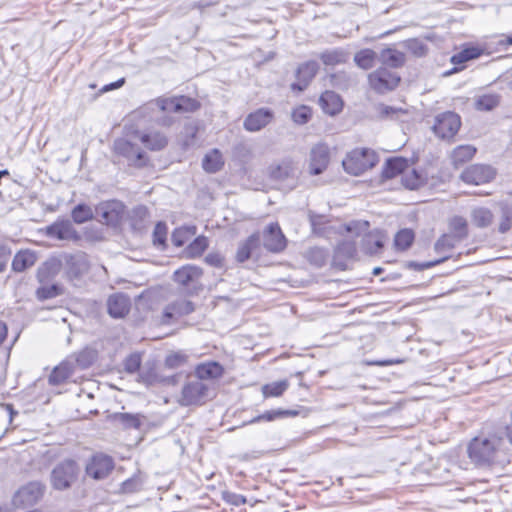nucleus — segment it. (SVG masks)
<instances>
[{"label":"nucleus","instance_id":"nucleus-1","mask_svg":"<svg viewBox=\"0 0 512 512\" xmlns=\"http://www.w3.org/2000/svg\"><path fill=\"white\" fill-rule=\"evenodd\" d=\"M378 160V155L372 149L356 148L347 154L342 165L348 174L359 176L373 168Z\"/></svg>","mask_w":512,"mask_h":512},{"label":"nucleus","instance_id":"nucleus-2","mask_svg":"<svg viewBox=\"0 0 512 512\" xmlns=\"http://www.w3.org/2000/svg\"><path fill=\"white\" fill-rule=\"evenodd\" d=\"M78 473L79 467L76 461L64 459L52 469L50 475L51 485L55 490H67L77 480Z\"/></svg>","mask_w":512,"mask_h":512},{"label":"nucleus","instance_id":"nucleus-3","mask_svg":"<svg viewBox=\"0 0 512 512\" xmlns=\"http://www.w3.org/2000/svg\"><path fill=\"white\" fill-rule=\"evenodd\" d=\"M203 270L199 266L187 264L173 273V280L189 295L197 294L202 289L200 283Z\"/></svg>","mask_w":512,"mask_h":512},{"label":"nucleus","instance_id":"nucleus-4","mask_svg":"<svg viewBox=\"0 0 512 512\" xmlns=\"http://www.w3.org/2000/svg\"><path fill=\"white\" fill-rule=\"evenodd\" d=\"M210 387L200 379H189L183 386L179 400L182 406L201 405L209 399Z\"/></svg>","mask_w":512,"mask_h":512},{"label":"nucleus","instance_id":"nucleus-5","mask_svg":"<svg viewBox=\"0 0 512 512\" xmlns=\"http://www.w3.org/2000/svg\"><path fill=\"white\" fill-rule=\"evenodd\" d=\"M400 81V75L386 67H379L368 75L371 89L378 94H386L395 90L399 86Z\"/></svg>","mask_w":512,"mask_h":512},{"label":"nucleus","instance_id":"nucleus-6","mask_svg":"<svg viewBox=\"0 0 512 512\" xmlns=\"http://www.w3.org/2000/svg\"><path fill=\"white\" fill-rule=\"evenodd\" d=\"M113 152L125 158L130 166L142 168L148 163L146 153L136 144L124 138H118L114 141Z\"/></svg>","mask_w":512,"mask_h":512},{"label":"nucleus","instance_id":"nucleus-7","mask_svg":"<svg viewBox=\"0 0 512 512\" xmlns=\"http://www.w3.org/2000/svg\"><path fill=\"white\" fill-rule=\"evenodd\" d=\"M496 448L487 438H474L468 445V456L476 465L490 464L494 458Z\"/></svg>","mask_w":512,"mask_h":512},{"label":"nucleus","instance_id":"nucleus-8","mask_svg":"<svg viewBox=\"0 0 512 512\" xmlns=\"http://www.w3.org/2000/svg\"><path fill=\"white\" fill-rule=\"evenodd\" d=\"M460 126V116L454 112L448 111L436 116L432 129L439 138L449 140L457 134Z\"/></svg>","mask_w":512,"mask_h":512},{"label":"nucleus","instance_id":"nucleus-9","mask_svg":"<svg viewBox=\"0 0 512 512\" xmlns=\"http://www.w3.org/2000/svg\"><path fill=\"white\" fill-rule=\"evenodd\" d=\"M125 206L117 200H110L100 203L96 207V214L99 221L108 226H117L124 214Z\"/></svg>","mask_w":512,"mask_h":512},{"label":"nucleus","instance_id":"nucleus-10","mask_svg":"<svg viewBox=\"0 0 512 512\" xmlns=\"http://www.w3.org/2000/svg\"><path fill=\"white\" fill-rule=\"evenodd\" d=\"M156 103L160 110L174 113L194 112L200 107L197 100L187 96L159 98Z\"/></svg>","mask_w":512,"mask_h":512},{"label":"nucleus","instance_id":"nucleus-11","mask_svg":"<svg viewBox=\"0 0 512 512\" xmlns=\"http://www.w3.org/2000/svg\"><path fill=\"white\" fill-rule=\"evenodd\" d=\"M264 248L272 253L282 252L287 246V239L277 222L268 224L262 232Z\"/></svg>","mask_w":512,"mask_h":512},{"label":"nucleus","instance_id":"nucleus-12","mask_svg":"<svg viewBox=\"0 0 512 512\" xmlns=\"http://www.w3.org/2000/svg\"><path fill=\"white\" fill-rule=\"evenodd\" d=\"M495 177L494 169L489 165L475 164L466 168L460 175L467 184L480 185L490 182Z\"/></svg>","mask_w":512,"mask_h":512},{"label":"nucleus","instance_id":"nucleus-13","mask_svg":"<svg viewBox=\"0 0 512 512\" xmlns=\"http://www.w3.org/2000/svg\"><path fill=\"white\" fill-rule=\"evenodd\" d=\"M319 70L316 61H306L298 66L295 72L296 82L292 83L290 88L293 92H303L311 83Z\"/></svg>","mask_w":512,"mask_h":512},{"label":"nucleus","instance_id":"nucleus-14","mask_svg":"<svg viewBox=\"0 0 512 512\" xmlns=\"http://www.w3.org/2000/svg\"><path fill=\"white\" fill-rule=\"evenodd\" d=\"M310 174L319 175L323 173L330 162V150L327 144L317 143L310 151L309 157Z\"/></svg>","mask_w":512,"mask_h":512},{"label":"nucleus","instance_id":"nucleus-15","mask_svg":"<svg viewBox=\"0 0 512 512\" xmlns=\"http://www.w3.org/2000/svg\"><path fill=\"white\" fill-rule=\"evenodd\" d=\"M114 468L113 459L104 454L94 455L86 465V474L95 479L106 478Z\"/></svg>","mask_w":512,"mask_h":512},{"label":"nucleus","instance_id":"nucleus-16","mask_svg":"<svg viewBox=\"0 0 512 512\" xmlns=\"http://www.w3.org/2000/svg\"><path fill=\"white\" fill-rule=\"evenodd\" d=\"M274 119V112L269 108H259L249 113L243 122V127L249 132H257L265 128Z\"/></svg>","mask_w":512,"mask_h":512},{"label":"nucleus","instance_id":"nucleus-17","mask_svg":"<svg viewBox=\"0 0 512 512\" xmlns=\"http://www.w3.org/2000/svg\"><path fill=\"white\" fill-rule=\"evenodd\" d=\"M357 255L356 244L352 240L340 242L334 249L333 265L340 270H345L347 261L355 259Z\"/></svg>","mask_w":512,"mask_h":512},{"label":"nucleus","instance_id":"nucleus-18","mask_svg":"<svg viewBox=\"0 0 512 512\" xmlns=\"http://www.w3.org/2000/svg\"><path fill=\"white\" fill-rule=\"evenodd\" d=\"M130 298L123 293H114L107 299V311L112 318H124L130 311Z\"/></svg>","mask_w":512,"mask_h":512},{"label":"nucleus","instance_id":"nucleus-19","mask_svg":"<svg viewBox=\"0 0 512 512\" xmlns=\"http://www.w3.org/2000/svg\"><path fill=\"white\" fill-rule=\"evenodd\" d=\"M194 311V304L185 299L174 301L168 304L163 311L161 323L170 324L176 317L188 315Z\"/></svg>","mask_w":512,"mask_h":512},{"label":"nucleus","instance_id":"nucleus-20","mask_svg":"<svg viewBox=\"0 0 512 512\" xmlns=\"http://www.w3.org/2000/svg\"><path fill=\"white\" fill-rule=\"evenodd\" d=\"M46 233L49 237L57 238L59 240H74L80 239L78 232L73 227L69 220L56 221L48 226Z\"/></svg>","mask_w":512,"mask_h":512},{"label":"nucleus","instance_id":"nucleus-21","mask_svg":"<svg viewBox=\"0 0 512 512\" xmlns=\"http://www.w3.org/2000/svg\"><path fill=\"white\" fill-rule=\"evenodd\" d=\"M44 488L41 482H30L17 492L15 501H20L25 505H33L42 497Z\"/></svg>","mask_w":512,"mask_h":512},{"label":"nucleus","instance_id":"nucleus-22","mask_svg":"<svg viewBox=\"0 0 512 512\" xmlns=\"http://www.w3.org/2000/svg\"><path fill=\"white\" fill-rule=\"evenodd\" d=\"M62 263L56 258H50L37 269V280L41 284H49L61 271Z\"/></svg>","mask_w":512,"mask_h":512},{"label":"nucleus","instance_id":"nucleus-23","mask_svg":"<svg viewBox=\"0 0 512 512\" xmlns=\"http://www.w3.org/2000/svg\"><path fill=\"white\" fill-rule=\"evenodd\" d=\"M89 269L86 256L83 254L69 255L66 257V270L70 278H79Z\"/></svg>","mask_w":512,"mask_h":512},{"label":"nucleus","instance_id":"nucleus-24","mask_svg":"<svg viewBox=\"0 0 512 512\" xmlns=\"http://www.w3.org/2000/svg\"><path fill=\"white\" fill-rule=\"evenodd\" d=\"M378 59L383 65L382 67L394 69L404 66L406 62V56L403 52L390 47L381 50Z\"/></svg>","mask_w":512,"mask_h":512},{"label":"nucleus","instance_id":"nucleus-25","mask_svg":"<svg viewBox=\"0 0 512 512\" xmlns=\"http://www.w3.org/2000/svg\"><path fill=\"white\" fill-rule=\"evenodd\" d=\"M384 235L380 232L366 234L361 240V250L367 255H376L384 247Z\"/></svg>","mask_w":512,"mask_h":512},{"label":"nucleus","instance_id":"nucleus-26","mask_svg":"<svg viewBox=\"0 0 512 512\" xmlns=\"http://www.w3.org/2000/svg\"><path fill=\"white\" fill-rule=\"evenodd\" d=\"M37 261V254L29 249L18 251L12 260L13 271L20 273L31 268Z\"/></svg>","mask_w":512,"mask_h":512},{"label":"nucleus","instance_id":"nucleus-27","mask_svg":"<svg viewBox=\"0 0 512 512\" xmlns=\"http://www.w3.org/2000/svg\"><path fill=\"white\" fill-rule=\"evenodd\" d=\"M409 168L408 160L402 157L388 159L382 170V176L385 179H392Z\"/></svg>","mask_w":512,"mask_h":512},{"label":"nucleus","instance_id":"nucleus-28","mask_svg":"<svg viewBox=\"0 0 512 512\" xmlns=\"http://www.w3.org/2000/svg\"><path fill=\"white\" fill-rule=\"evenodd\" d=\"M322 109L330 115H335L342 110L343 102L341 97L333 91H325L319 99Z\"/></svg>","mask_w":512,"mask_h":512},{"label":"nucleus","instance_id":"nucleus-29","mask_svg":"<svg viewBox=\"0 0 512 512\" xmlns=\"http://www.w3.org/2000/svg\"><path fill=\"white\" fill-rule=\"evenodd\" d=\"M140 141L152 151H160L168 145V138L164 133L151 131L140 136Z\"/></svg>","mask_w":512,"mask_h":512},{"label":"nucleus","instance_id":"nucleus-30","mask_svg":"<svg viewBox=\"0 0 512 512\" xmlns=\"http://www.w3.org/2000/svg\"><path fill=\"white\" fill-rule=\"evenodd\" d=\"M260 238L258 233H253L239 245L236 253L238 262L243 263L250 258L252 251L259 247Z\"/></svg>","mask_w":512,"mask_h":512},{"label":"nucleus","instance_id":"nucleus-31","mask_svg":"<svg viewBox=\"0 0 512 512\" xmlns=\"http://www.w3.org/2000/svg\"><path fill=\"white\" fill-rule=\"evenodd\" d=\"M223 367L217 362H208L196 367L195 377L201 381L206 379H216L222 376Z\"/></svg>","mask_w":512,"mask_h":512},{"label":"nucleus","instance_id":"nucleus-32","mask_svg":"<svg viewBox=\"0 0 512 512\" xmlns=\"http://www.w3.org/2000/svg\"><path fill=\"white\" fill-rule=\"evenodd\" d=\"M297 415H298V411H296V410L279 408V409L265 411L263 414H260L256 417H254L253 419L249 420L248 422H245L244 425L258 423L260 421L271 422L276 419L295 417Z\"/></svg>","mask_w":512,"mask_h":512},{"label":"nucleus","instance_id":"nucleus-33","mask_svg":"<svg viewBox=\"0 0 512 512\" xmlns=\"http://www.w3.org/2000/svg\"><path fill=\"white\" fill-rule=\"evenodd\" d=\"M493 220V212L486 207H476L471 211V222L478 228L489 227Z\"/></svg>","mask_w":512,"mask_h":512},{"label":"nucleus","instance_id":"nucleus-34","mask_svg":"<svg viewBox=\"0 0 512 512\" xmlns=\"http://www.w3.org/2000/svg\"><path fill=\"white\" fill-rule=\"evenodd\" d=\"M145 416L132 413H115L113 420L125 429H139Z\"/></svg>","mask_w":512,"mask_h":512},{"label":"nucleus","instance_id":"nucleus-35","mask_svg":"<svg viewBox=\"0 0 512 512\" xmlns=\"http://www.w3.org/2000/svg\"><path fill=\"white\" fill-rule=\"evenodd\" d=\"M224 161L222 154L218 149H213L207 153L202 161L203 169L208 173H216L222 169Z\"/></svg>","mask_w":512,"mask_h":512},{"label":"nucleus","instance_id":"nucleus-36","mask_svg":"<svg viewBox=\"0 0 512 512\" xmlns=\"http://www.w3.org/2000/svg\"><path fill=\"white\" fill-rule=\"evenodd\" d=\"M476 151V148L472 145L457 146L451 155L453 165L458 167L470 161L474 157Z\"/></svg>","mask_w":512,"mask_h":512},{"label":"nucleus","instance_id":"nucleus-37","mask_svg":"<svg viewBox=\"0 0 512 512\" xmlns=\"http://www.w3.org/2000/svg\"><path fill=\"white\" fill-rule=\"evenodd\" d=\"M348 54L342 48L325 50L320 53L319 58L323 64L334 66L346 62Z\"/></svg>","mask_w":512,"mask_h":512},{"label":"nucleus","instance_id":"nucleus-38","mask_svg":"<svg viewBox=\"0 0 512 512\" xmlns=\"http://www.w3.org/2000/svg\"><path fill=\"white\" fill-rule=\"evenodd\" d=\"M426 182V177L423 173L419 172L416 169H411L409 171H405L402 176L403 185L410 190H415L420 188Z\"/></svg>","mask_w":512,"mask_h":512},{"label":"nucleus","instance_id":"nucleus-39","mask_svg":"<svg viewBox=\"0 0 512 512\" xmlns=\"http://www.w3.org/2000/svg\"><path fill=\"white\" fill-rule=\"evenodd\" d=\"M460 242L456 237L451 234L442 235L435 243L434 249L438 254H442L444 256L451 257L450 252L456 246V244Z\"/></svg>","mask_w":512,"mask_h":512},{"label":"nucleus","instance_id":"nucleus-40","mask_svg":"<svg viewBox=\"0 0 512 512\" xmlns=\"http://www.w3.org/2000/svg\"><path fill=\"white\" fill-rule=\"evenodd\" d=\"M208 247V239L205 236H198L185 249V255L189 259L200 257Z\"/></svg>","mask_w":512,"mask_h":512},{"label":"nucleus","instance_id":"nucleus-41","mask_svg":"<svg viewBox=\"0 0 512 512\" xmlns=\"http://www.w3.org/2000/svg\"><path fill=\"white\" fill-rule=\"evenodd\" d=\"M500 95L496 93L484 94L475 101V108L479 111H491L500 104Z\"/></svg>","mask_w":512,"mask_h":512},{"label":"nucleus","instance_id":"nucleus-42","mask_svg":"<svg viewBox=\"0 0 512 512\" xmlns=\"http://www.w3.org/2000/svg\"><path fill=\"white\" fill-rule=\"evenodd\" d=\"M377 58L376 52L371 49H362L354 56V61L360 68L368 70L375 64Z\"/></svg>","mask_w":512,"mask_h":512},{"label":"nucleus","instance_id":"nucleus-43","mask_svg":"<svg viewBox=\"0 0 512 512\" xmlns=\"http://www.w3.org/2000/svg\"><path fill=\"white\" fill-rule=\"evenodd\" d=\"M306 258L312 265L321 268L329 258V252L321 247H313L307 251Z\"/></svg>","mask_w":512,"mask_h":512},{"label":"nucleus","instance_id":"nucleus-44","mask_svg":"<svg viewBox=\"0 0 512 512\" xmlns=\"http://www.w3.org/2000/svg\"><path fill=\"white\" fill-rule=\"evenodd\" d=\"M512 228V206L501 204L499 206V225L498 231L502 234Z\"/></svg>","mask_w":512,"mask_h":512},{"label":"nucleus","instance_id":"nucleus-45","mask_svg":"<svg viewBox=\"0 0 512 512\" xmlns=\"http://www.w3.org/2000/svg\"><path fill=\"white\" fill-rule=\"evenodd\" d=\"M449 227L453 232V236L462 241L468 236V224L462 216H454L450 222Z\"/></svg>","mask_w":512,"mask_h":512},{"label":"nucleus","instance_id":"nucleus-46","mask_svg":"<svg viewBox=\"0 0 512 512\" xmlns=\"http://www.w3.org/2000/svg\"><path fill=\"white\" fill-rule=\"evenodd\" d=\"M71 369L67 364H61L53 369L49 375L48 382L51 385H60L71 376Z\"/></svg>","mask_w":512,"mask_h":512},{"label":"nucleus","instance_id":"nucleus-47","mask_svg":"<svg viewBox=\"0 0 512 512\" xmlns=\"http://www.w3.org/2000/svg\"><path fill=\"white\" fill-rule=\"evenodd\" d=\"M63 293V289L58 284H41L36 290V297L38 300H47L55 298Z\"/></svg>","mask_w":512,"mask_h":512},{"label":"nucleus","instance_id":"nucleus-48","mask_svg":"<svg viewBox=\"0 0 512 512\" xmlns=\"http://www.w3.org/2000/svg\"><path fill=\"white\" fill-rule=\"evenodd\" d=\"M482 55V50L478 47H468L451 57V62L455 65L463 64L469 60L476 59Z\"/></svg>","mask_w":512,"mask_h":512},{"label":"nucleus","instance_id":"nucleus-49","mask_svg":"<svg viewBox=\"0 0 512 512\" xmlns=\"http://www.w3.org/2000/svg\"><path fill=\"white\" fill-rule=\"evenodd\" d=\"M139 381L147 386L153 385L159 381L154 364L146 363L139 370Z\"/></svg>","mask_w":512,"mask_h":512},{"label":"nucleus","instance_id":"nucleus-50","mask_svg":"<svg viewBox=\"0 0 512 512\" xmlns=\"http://www.w3.org/2000/svg\"><path fill=\"white\" fill-rule=\"evenodd\" d=\"M294 173L292 162L283 161L277 166L271 167L270 175L275 180H283L290 177Z\"/></svg>","mask_w":512,"mask_h":512},{"label":"nucleus","instance_id":"nucleus-51","mask_svg":"<svg viewBox=\"0 0 512 512\" xmlns=\"http://www.w3.org/2000/svg\"><path fill=\"white\" fill-rule=\"evenodd\" d=\"M289 383L287 380L273 382L270 384H266L262 388V393L264 397H279L281 396L288 388Z\"/></svg>","mask_w":512,"mask_h":512},{"label":"nucleus","instance_id":"nucleus-52","mask_svg":"<svg viewBox=\"0 0 512 512\" xmlns=\"http://www.w3.org/2000/svg\"><path fill=\"white\" fill-rule=\"evenodd\" d=\"M71 215L74 222L82 224L93 218V211L86 204H78L73 208Z\"/></svg>","mask_w":512,"mask_h":512},{"label":"nucleus","instance_id":"nucleus-53","mask_svg":"<svg viewBox=\"0 0 512 512\" xmlns=\"http://www.w3.org/2000/svg\"><path fill=\"white\" fill-rule=\"evenodd\" d=\"M414 240V233L410 229L400 230L394 239V244L398 249L406 250Z\"/></svg>","mask_w":512,"mask_h":512},{"label":"nucleus","instance_id":"nucleus-54","mask_svg":"<svg viewBox=\"0 0 512 512\" xmlns=\"http://www.w3.org/2000/svg\"><path fill=\"white\" fill-rule=\"evenodd\" d=\"M308 216L313 233L323 235L325 232V225L328 223L326 216L316 214L312 211L309 212Z\"/></svg>","mask_w":512,"mask_h":512},{"label":"nucleus","instance_id":"nucleus-55","mask_svg":"<svg viewBox=\"0 0 512 512\" xmlns=\"http://www.w3.org/2000/svg\"><path fill=\"white\" fill-rule=\"evenodd\" d=\"M149 216L148 209L144 206H138L132 212V225L134 228L142 229L145 225L144 222Z\"/></svg>","mask_w":512,"mask_h":512},{"label":"nucleus","instance_id":"nucleus-56","mask_svg":"<svg viewBox=\"0 0 512 512\" xmlns=\"http://www.w3.org/2000/svg\"><path fill=\"white\" fill-rule=\"evenodd\" d=\"M311 118V109L305 105L299 106L292 112V119L297 124H305Z\"/></svg>","mask_w":512,"mask_h":512},{"label":"nucleus","instance_id":"nucleus-57","mask_svg":"<svg viewBox=\"0 0 512 512\" xmlns=\"http://www.w3.org/2000/svg\"><path fill=\"white\" fill-rule=\"evenodd\" d=\"M187 362V355L182 352H175L165 358V365L168 368H178Z\"/></svg>","mask_w":512,"mask_h":512},{"label":"nucleus","instance_id":"nucleus-58","mask_svg":"<svg viewBox=\"0 0 512 512\" xmlns=\"http://www.w3.org/2000/svg\"><path fill=\"white\" fill-rule=\"evenodd\" d=\"M141 367V357L137 353L129 355L124 360V369L128 373H135L136 371H139Z\"/></svg>","mask_w":512,"mask_h":512},{"label":"nucleus","instance_id":"nucleus-59","mask_svg":"<svg viewBox=\"0 0 512 512\" xmlns=\"http://www.w3.org/2000/svg\"><path fill=\"white\" fill-rule=\"evenodd\" d=\"M197 131V127L191 124L186 125L184 127V138L182 141V145L185 149H188L189 147L194 145Z\"/></svg>","mask_w":512,"mask_h":512},{"label":"nucleus","instance_id":"nucleus-60","mask_svg":"<svg viewBox=\"0 0 512 512\" xmlns=\"http://www.w3.org/2000/svg\"><path fill=\"white\" fill-rule=\"evenodd\" d=\"M406 46L417 57L425 56L427 53V46L418 39L408 40Z\"/></svg>","mask_w":512,"mask_h":512},{"label":"nucleus","instance_id":"nucleus-61","mask_svg":"<svg viewBox=\"0 0 512 512\" xmlns=\"http://www.w3.org/2000/svg\"><path fill=\"white\" fill-rule=\"evenodd\" d=\"M369 228V222L368 221H352L348 224H346L345 229L349 233H354L357 236H359L361 233H364Z\"/></svg>","mask_w":512,"mask_h":512},{"label":"nucleus","instance_id":"nucleus-62","mask_svg":"<svg viewBox=\"0 0 512 512\" xmlns=\"http://www.w3.org/2000/svg\"><path fill=\"white\" fill-rule=\"evenodd\" d=\"M167 227L164 223L158 222L153 231L154 244H164L166 241Z\"/></svg>","mask_w":512,"mask_h":512},{"label":"nucleus","instance_id":"nucleus-63","mask_svg":"<svg viewBox=\"0 0 512 512\" xmlns=\"http://www.w3.org/2000/svg\"><path fill=\"white\" fill-rule=\"evenodd\" d=\"M141 489V482L138 478H130L124 481L121 485V490L124 493H134Z\"/></svg>","mask_w":512,"mask_h":512},{"label":"nucleus","instance_id":"nucleus-64","mask_svg":"<svg viewBox=\"0 0 512 512\" xmlns=\"http://www.w3.org/2000/svg\"><path fill=\"white\" fill-rule=\"evenodd\" d=\"M205 262L213 267H222L224 265V257L218 252H212L206 255Z\"/></svg>","mask_w":512,"mask_h":512}]
</instances>
